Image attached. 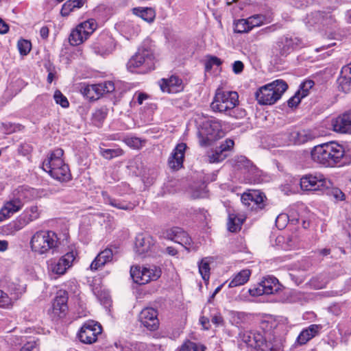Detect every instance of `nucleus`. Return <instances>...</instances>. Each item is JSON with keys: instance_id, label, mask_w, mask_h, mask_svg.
Here are the masks:
<instances>
[{"instance_id": "1", "label": "nucleus", "mask_w": 351, "mask_h": 351, "mask_svg": "<svg viewBox=\"0 0 351 351\" xmlns=\"http://www.w3.org/2000/svg\"><path fill=\"white\" fill-rule=\"evenodd\" d=\"M278 326L277 321L269 317L261 321V331H245L239 336L242 342L257 351H283V340L275 331Z\"/></svg>"}, {"instance_id": "2", "label": "nucleus", "mask_w": 351, "mask_h": 351, "mask_svg": "<svg viewBox=\"0 0 351 351\" xmlns=\"http://www.w3.org/2000/svg\"><path fill=\"white\" fill-rule=\"evenodd\" d=\"M311 155L314 162L325 168H341L351 164V153L335 141L315 146Z\"/></svg>"}, {"instance_id": "3", "label": "nucleus", "mask_w": 351, "mask_h": 351, "mask_svg": "<svg viewBox=\"0 0 351 351\" xmlns=\"http://www.w3.org/2000/svg\"><path fill=\"white\" fill-rule=\"evenodd\" d=\"M239 104V95L235 91L217 88L210 107L215 112L225 113L230 117L241 118L245 115V110L236 108Z\"/></svg>"}, {"instance_id": "4", "label": "nucleus", "mask_w": 351, "mask_h": 351, "mask_svg": "<svg viewBox=\"0 0 351 351\" xmlns=\"http://www.w3.org/2000/svg\"><path fill=\"white\" fill-rule=\"evenodd\" d=\"M63 154V149L57 148L43 162L44 171L54 179L62 182L69 180L71 177L69 167L62 158Z\"/></svg>"}, {"instance_id": "5", "label": "nucleus", "mask_w": 351, "mask_h": 351, "mask_svg": "<svg viewBox=\"0 0 351 351\" xmlns=\"http://www.w3.org/2000/svg\"><path fill=\"white\" fill-rule=\"evenodd\" d=\"M36 190L27 186H20L16 191L14 197L5 202L0 210V222L10 218L23 206L24 201H29L36 196Z\"/></svg>"}, {"instance_id": "6", "label": "nucleus", "mask_w": 351, "mask_h": 351, "mask_svg": "<svg viewBox=\"0 0 351 351\" xmlns=\"http://www.w3.org/2000/svg\"><path fill=\"white\" fill-rule=\"evenodd\" d=\"M127 68L130 72L142 73L154 69V56L152 49L145 45L139 48L138 51L128 62Z\"/></svg>"}, {"instance_id": "7", "label": "nucleus", "mask_w": 351, "mask_h": 351, "mask_svg": "<svg viewBox=\"0 0 351 351\" xmlns=\"http://www.w3.org/2000/svg\"><path fill=\"white\" fill-rule=\"evenodd\" d=\"M224 135L221 121L215 118H210L203 121L197 132L199 143L202 147L210 145Z\"/></svg>"}, {"instance_id": "8", "label": "nucleus", "mask_w": 351, "mask_h": 351, "mask_svg": "<svg viewBox=\"0 0 351 351\" xmlns=\"http://www.w3.org/2000/svg\"><path fill=\"white\" fill-rule=\"evenodd\" d=\"M287 88L288 86L285 81L275 80L261 87L255 93L256 99L262 105L274 104L280 99Z\"/></svg>"}, {"instance_id": "9", "label": "nucleus", "mask_w": 351, "mask_h": 351, "mask_svg": "<svg viewBox=\"0 0 351 351\" xmlns=\"http://www.w3.org/2000/svg\"><path fill=\"white\" fill-rule=\"evenodd\" d=\"M58 246V237L53 231H37L31 238L32 250L38 254H44Z\"/></svg>"}, {"instance_id": "10", "label": "nucleus", "mask_w": 351, "mask_h": 351, "mask_svg": "<svg viewBox=\"0 0 351 351\" xmlns=\"http://www.w3.org/2000/svg\"><path fill=\"white\" fill-rule=\"evenodd\" d=\"M130 276L135 283L145 285L150 281L156 280L159 278L161 276V270L155 265L132 266Z\"/></svg>"}, {"instance_id": "11", "label": "nucleus", "mask_w": 351, "mask_h": 351, "mask_svg": "<svg viewBox=\"0 0 351 351\" xmlns=\"http://www.w3.org/2000/svg\"><path fill=\"white\" fill-rule=\"evenodd\" d=\"M115 89L114 84L106 81L96 84H84L80 88L81 93L89 100H97L105 94L112 93Z\"/></svg>"}, {"instance_id": "12", "label": "nucleus", "mask_w": 351, "mask_h": 351, "mask_svg": "<svg viewBox=\"0 0 351 351\" xmlns=\"http://www.w3.org/2000/svg\"><path fill=\"white\" fill-rule=\"evenodd\" d=\"M331 185L329 180L322 174H306L300 178V187L306 191H324Z\"/></svg>"}, {"instance_id": "13", "label": "nucleus", "mask_w": 351, "mask_h": 351, "mask_svg": "<svg viewBox=\"0 0 351 351\" xmlns=\"http://www.w3.org/2000/svg\"><path fill=\"white\" fill-rule=\"evenodd\" d=\"M102 332L101 326L93 320L85 322L77 333L80 341L85 344H92L97 340Z\"/></svg>"}, {"instance_id": "14", "label": "nucleus", "mask_w": 351, "mask_h": 351, "mask_svg": "<svg viewBox=\"0 0 351 351\" xmlns=\"http://www.w3.org/2000/svg\"><path fill=\"white\" fill-rule=\"evenodd\" d=\"M281 285L278 280L274 276H267L258 284L256 287L250 289L248 292L252 296H260L277 293Z\"/></svg>"}, {"instance_id": "15", "label": "nucleus", "mask_w": 351, "mask_h": 351, "mask_svg": "<svg viewBox=\"0 0 351 351\" xmlns=\"http://www.w3.org/2000/svg\"><path fill=\"white\" fill-rule=\"evenodd\" d=\"M77 253L71 251L66 253L58 260H50L48 263L49 271L57 275H63L73 264Z\"/></svg>"}, {"instance_id": "16", "label": "nucleus", "mask_w": 351, "mask_h": 351, "mask_svg": "<svg viewBox=\"0 0 351 351\" xmlns=\"http://www.w3.org/2000/svg\"><path fill=\"white\" fill-rule=\"evenodd\" d=\"M265 195L260 191H250L245 193L241 196L242 203L252 210L256 212L265 208Z\"/></svg>"}, {"instance_id": "17", "label": "nucleus", "mask_w": 351, "mask_h": 351, "mask_svg": "<svg viewBox=\"0 0 351 351\" xmlns=\"http://www.w3.org/2000/svg\"><path fill=\"white\" fill-rule=\"evenodd\" d=\"M115 44L113 38L108 33H101L92 44L94 52L100 56L110 53L114 49Z\"/></svg>"}, {"instance_id": "18", "label": "nucleus", "mask_w": 351, "mask_h": 351, "mask_svg": "<svg viewBox=\"0 0 351 351\" xmlns=\"http://www.w3.org/2000/svg\"><path fill=\"white\" fill-rule=\"evenodd\" d=\"M232 165L237 170H241L244 173H247L249 180H254L258 176V169L244 156H237L232 158Z\"/></svg>"}, {"instance_id": "19", "label": "nucleus", "mask_w": 351, "mask_h": 351, "mask_svg": "<svg viewBox=\"0 0 351 351\" xmlns=\"http://www.w3.org/2000/svg\"><path fill=\"white\" fill-rule=\"evenodd\" d=\"M156 243V240L152 236L146 233L138 234L136 237L135 250L139 255H145L151 252Z\"/></svg>"}, {"instance_id": "20", "label": "nucleus", "mask_w": 351, "mask_h": 351, "mask_svg": "<svg viewBox=\"0 0 351 351\" xmlns=\"http://www.w3.org/2000/svg\"><path fill=\"white\" fill-rule=\"evenodd\" d=\"M300 44V40L296 37L283 36L276 42V50L282 56H287Z\"/></svg>"}, {"instance_id": "21", "label": "nucleus", "mask_w": 351, "mask_h": 351, "mask_svg": "<svg viewBox=\"0 0 351 351\" xmlns=\"http://www.w3.org/2000/svg\"><path fill=\"white\" fill-rule=\"evenodd\" d=\"M139 321L149 330H156L159 324L157 311L153 308H145L139 314Z\"/></svg>"}, {"instance_id": "22", "label": "nucleus", "mask_w": 351, "mask_h": 351, "mask_svg": "<svg viewBox=\"0 0 351 351\" xmlns=\"http://www.w3.org/2000/svg\"><path fill=\"white\" fill-rule=\"evenodd\" d=\"M331 127L336 132L351 133V110L332 119Z\"/></svg>"}, {"instance_id": "23", "label": "nucleus", "mask_w": 351, "mask_h": 351, "mask_svg": "<svg viewBox=\"0 0 351 351\" xmlns=\"http://www.w3.org/2000/svg\"><path fill=\"white\" fill-rule=\"evenodd\" d=\"M186 147V143H180L174 148L168 159V164L171 169L178 170L182 167Z\"/></svg>"}, {"instance_id": "24", "label": "nucleus", "mask_w": 351, "mask_h": 351, "mask_svg": "<svg viewBox=\"0 0 351 351\" xmlns=\"http://www.w3.org/2000/svg\"><path fill=\"white\" fill-rule=\"evenodd\" d=\"M159 84L162 91L168 93H177L183 89L182 80L174 75L168 79H162Z\"/></svg>"}, {"instance_id": "25", "label": "nucleus", "mask_w": 351, "mask_h": 351, "mask_svg": "<svg viewBox=\"0 0 351 351\" xmlns=\"http://www.w3.org/2000/svg\"><path fill=\"white\" fill-rule=\"evenodd\" d=\"M289 144H303L312 138V135L310 132L304 130H291L285 134Z\"/></svg>"}, {"instance_id": "26", "label": "nucleus", "mask_w": 351, "mask_h": 351, "mask_svg": "<svg viewBox=\"0 0 351 351\" xmlns=\"http://www.w3.org/2000/svg\"><path fill=\"white\" fill-rule=\"evenodd\" d=\"M68 295L66 291H60L58 292L52 304L53 313L61 317L67 311Z\"/></svg>"}, {"instance_id": "27", "label": "nucleus", "mask_w": 351, "mask_h": 351, "mask_svg": "<svg viewBox=\"0 0 351 351\" xmlns=\"http://www.w3.org/2000/svg\"><path fill=\"white\" fill-rule=\"evenodd\" d=\"M339 88L347 93L351 88V62L342 67L338 79Z\"/></svg>"}, {"instance_id": "28", "label": "nucleus", "mask_w": 351, "mask_h": 351, "mask_svg": "<svg viewBox=\"0 0 351 351\" xmlns=\"http://www.w3.org/2000/svg\"><path fill=\"white\" fill-rule=\"evenodd\" d=\"M245 219V217L243 215L237 213L234 210L229 211L227 222L228 230L231 232L239 231Z\"/></svg>"}, {"instance_id": "29", "label": "nucleus", "mask_w": 351, "mask_h": 351, "mask_svg": "<svg viewBox=\"0 0 351 351\" xmlns=\"http://www.w3.org/2000/svg\"><path fill=\"white\" fill-rule=\"evenodd\" d=\"M113 253L111 249L106 248L101 251L94 259L90 264V269L92 270H97L99 267L104 266L105 264L112 261Z\"/></svg>"}, {"instance_id": "30", "label": "nucleus", "mask_w": 351, "mask_h": 351, "mask_svg": "<svg viewBox=\"0 0 351 351\" xmlns=\"http://www.w3.org/2000/svg\"><path fill=\"white\" fill-rule=\"evenodd\" d=\"M321 326L317 324H311L307 328L304 329L297 338V342L300 345H304L312 338L315 337Z\"/></svg>"}, {"instance_id": "31", "label": "nucleus", "mask_w": 351, "mask_h": 351, "mask_svg": "<svg viewBox=\"0 0 351 351\" xmlns=\"http://www.w3.org/2000/svg\"><path fill=\"white\" fill-rule=\"evenodd\" d=\"M40 217V212L36 206H32L26 208L19 217L23 225L26 226L29 223L38 219Z\"/></svg>"}, {"instance_id": "32", "label": "nucleus", "mask_w": 351, "mask_h": 351, "mask_svg": "<svg viewBox=\"0 0 351 351\" xmlns=\"http://www.w3.org/2000/svg\"><path fill=\"white\" fill-rule=\"evenodd\" d=\"M133 14L149 23H153L156 18V11L152 8H134Z\"/></svg>"}, {"instance_id": "33", "label": "nucleus", "mask_w": 351, "mask_h": 351, "mask_svg": "<svg viewBox=\"0 0 351 351\" xmlns=\"http://www.w3.org/2000/svg\"><path fill=\"white\" fill-rule=\"evenodd\" d=\"M102 196L105 203L109 205L121 210H132L134 208V205L129 202H121L119 199L111 197L106 192H102Z\"/></svg>"}, {"instance_id": "34", "label": "nucleus", "mask_w": 351, "mask_h": 351, "mask_svg": "<svg viewBox=\"0 0 351 351\" xmlns=\"http://www.w3.org/2000/svg\"><path fill=\"white\" fill-rule=\"evenodd\" d=\"M251 275V271L249 269H243L233 276L230 282H229L228 287H236L241 286L246 283Z\"/></svg>"}, {"instance_id": "35", "label": "nucleus", "mask_w": 351, "mask_h": 351, "mask_svg": "<svg viewBox=\"0 0 351 351\" xmlns=\"http://www.w3.org/2000/svg\"><path fill=\"white\" fill-rule=\"evenodd\" d=\"M88 38L82 33L81 27L77 26L70 34L69 43L73 46H77L84 43Z\"/></svg>"}, {"instance_id": "36", "label": "nucleus", "mask_w": 351, "mask_h": 351, "mask_svg": "<svg viewBox=\"0 0 351 351\" xmlns=\"http://www.w3.org/2000/svg\"><path fill=\"white\" fill-rule=\"evenodd\" d=\"M173 241L182 245L187 250L191 249L193 243L191 238L189 236L187 232L181 228L180 232L176 234Z\"/></svg>"}, {"instance_id": "37", "label": "nucleus", "mask_w": 351, "mask_h": 351, "mask_svg": "<svg viewBox=\"0 0 351 351\" xmlns=\"http://www.w3.org/2000/svg\"><path fill=\"white\" fill-rule=\"evenodd\" d=\"M210 259L209 257L204 258L198 265L199 272L204 281H208L210 278Z\"/></svg>"}, {"instance_id": "38", "label": "nucleus", "mask_w": 351, "mask_h": 351, "mask_svg": "<svg viewBox=\"0 0 351 351\" xmlns=\"http://www.w3.org/2000/svg\"><path fill=\"white\" fill-rule=\"evenodd\" d=\"M81 27L83 34L89 37L97 29V23L93 19L84 21L77 25Z\"/></svg>"}, {"instance_id": "39", "label": "nucleus", "mask_w": 351, "mask_h": 351, "mask_svg": "<svg viewBox=\"0 0 351 351\" xmlns=\"http://www.w3.org/2000/svg\"><path fill=\"white\" fill-rule=\"evenodd\" d=\"M206 347L195 342L187 340L180 346V351H205Z\"/></svg>"}, {"instance_id": "40", "label": "nucleus", "mask_w": 351, "mask_h": 351, "mask_svg": "<svg viewBox=\"0 0 351 351\" xmlns=\"http://www.w3.org/2000/svg\"><path fill=\"white\" fill-rule=\"evenodd\" d=\"M227 154L222 152L218 147L208 154L209 162H220L227 158Z\"/></svg>"}, {"instance_id": "41", "label": "nucleus", "mask_w": 351, "mask_h": 351, "mask_svg": "<svg viewBox=\"0 0 351 351\" xmlns=\"http://www.w3.org/2000/svg\"><path fill=\"white\" fill-rule=\"evenodd\" d=\"M234 25V30L236 33H239V34L247 33L252 30L247 19H239V20L235 21Z\"/></svg>"}, {"instance_id": "42", "label": "nucleus", "mask_w": 351, "mask_h": 351, "mask_svg": "<svg viewBox=\"0 0 351 351\" xmlns=\"http://www.w3.org/2000/svg\"><path fill=\"white\" fill-rule=\"evenodd\" d=\"M123 153V150L119 148L100 149L101 155L108 160H110L114 157L121 156Z\"/></svg>"}, {"instance_id": "43", "label": "nucleus", "mask_w": 351, "mask_h": 351, "mask_svg": "<svg viewBox=\"0 0 351 351\" xmlns=\"http://www.w3.org/2000/svg\"><path fill=\"white\" fill-rule=\"evenodd\" d=\"M55 102L63 108H67L69 106V102L66 96L59 90H56L53 94Z\"/></svg>"}, {"instance_id": "44", "label": "nucleus", "mask_w": 351, "mask_h": 351, "mask_svg": "<svg viewBox=\"0 0 351 351\" xmlns=\"http://www.w3.org/2000/svg\"><path fill=\"white\" fill-rule=\"evenodd\" d=\"M222 64L221 59L216 56H208L205 60V70L209 71L212 69L213 66H220Z\"/></svg>"}, {"instance_id": "45", "label": "nucleus", "mask_w": 351, "mask_h": 351, "mask_svg": "<svg viewBox=\"0 0 351 351\" xmlns=\"http://www.w3.org/2000/svg\"><path fill=\"white\" fill-rule=\"evenodd\" d=\"M315 85L313 80H306L300 84V89L297 92L301 97H305L308 95L309 90L311 89Z\"/></svg>"}, {"instance_id": "46", "label": "nucleus", "mask_w": 351, "mask_h": 351, "mask_svg": "<svg viewBox=\"0 0 351 351\" xmlns=\"http://www.w3.org/2000/svg\"><path fill=\"white\" fill-rule=\"evenodd\" d=\"M247 19L251 29H252L255 27H258L263 25L265 19V16L262 14H255L248 17Z\"/></svg>"}, {"instance_id": "47", "label": "nucleus", "mask_w": 351, "mask_h": 351, "mask_svg": "<svg viewBox=\"0 0 351 351\" xmlns=\"http://www.w3.org/2000/svg\"><path fill=\"white\" fill-rule=\"evenodd\" d=\"M25 225H23L19 217H18L16 220L8 224L5 227V229L8 230V233L14 234L16 232L23 229Z\"/></svg>"}, {"instance_id": "48", "label": "nucleus", "mask_w": 351, "mask_h": 351, "mask_svg": "<svg viewBox=\"0 0 351 351\" xmlns=\"http://www.w3.org/2000/svg\"><path fill=\"white\" fill-rule=\"evenodd\" d=\"M17 47L20 54L22 56H26L31 50L32 44L27 40L21 39L18 41Z\"/></svg>"}, {"instance_id": "49", "label": "nucleus", "mask_w": 351, "mask_h": 351, "mask_svg": "<svg viewBox=\"0 0 351 351\" xmlns=\"http://www.w3.org/2000/svg\"><path fill=\"white\" fill-rule=\"evenodd\" d=\"M123 141L127 145L134 149L141 148L143 142L140 138L136 136H127Z\"/></svg>"}, {"instance_id": "50", "label": "nucleus", "mask_w": 351, "mask_h": 351, "mask_svg": "<svg viewBox=\"0 0 351 351\" xmlns=\"http://www.w3.org/2000/svg\"><path fill=\"white\" fill-rule=\"evenodd\" d=\"M290 220L293 221V219H290V216L288 214L281 213L276 219V225L279 229H283Z\"/></svg>"}, {"instance_id": "51", "label": "nucleus", "mask_w": 351, "mask_h": 351, "mask_svg": "<svg viewBox=\"0 0 351 351\" xmlns=\"http://www.w3.org/2000/svg\"><path fill=\"white\" fill-rule=\"evenodd\" d=\"M180 232V227H173L164 230L162 237L166 239L173 241L176 234Z\"/></svg>"}, {"instance_id": "52", "label": "nucleus", "mask_w": 351, "mask_h": 351, "mask_svg": "<svg viewBox=\"0 0 351 351\" xmlns=\"http://www.w3.org/2000/svg\"><path fill=\"white\" fill-rule=\"evenodd\" d=\"M308 285L315 289H320L325 287L326 282L321 279V277L316 276L309 280Z\"/></svg>"}, {"instance_id": "53", "label": "nucleus", "mask_w": 351, "mask_h": 351, "mask_svg": "<svg viewBox=\"0 0 351 351\" xmlns=\"http://www.w3.org/2000/svg\"><path fill=\"white\" fill-rule=\"evenodd\" d=\"M19 125L10 122L2 123L1 125V130L5 134H11L18 130Z\"/></svg>"}, {"instance_id": "54", "label": "nucleus", "mask_w": 351, "mask_h": 351, "mask_svg": "<svg viewBox=\"0 0 351 351\" xmlns=\"http://www.w3.org/2000/svg\"><path fill=\"white\" fill-rule=\"evenodd\" d=\"M107 110L106 109L101 108L97 110L93 117L95 122L101 123L106 117Z\"/></svg>"}, {"instance_id": "55", "label": "nucleus", "mask_w": 351, "mask_h": 351, "mask_svg": "<svg viewBox=\"0 0 351 351\" xmlns=\"http://www.w3.org/2000/svg\"><path fill=\"white\" fill-rule=\"evenodd\" d=\"M8 289L11 292V294H14L15 298H18L20 295H21L24 291L25 289L23 286L14 285V283H11L8 286Z\"/></svg>"}, {"instance_id": "56", "label": "nucleus", "mask_w": 351, "mask_h": 351, "mask_svg": "<svg viewBox=\"0 0 351 351\" xmlns=\"http://www.w3.org/2000/svg\"><path fill=\"white\" fill-rule=\"evenodd\" d=\"M75 9V5H72V1H67L63 4L62 7L60 11L61 15L63 16H66Z\"/></svg>"}, {"instance_id": "57", "label": "nucleus", "mask_w": 351, "mask_h": 351, "mask_svg": "<svg viewBox=\"0 0 351 351\" xmlns=\"http://www.w3.org/2000/svg\"><path fill=\"white\" fill-rule=\"evenodd\" d=\"M11 304V298L0 289V307L5 308Z\"/></svg>"}, {"instance_id": "58", "label": "nucleus", "mask_w": 351, "mask_h": 351, "mask_svg": "<svg viewBox=\"0 0 351 351\" xmlns=\"http://www.w3.org/2000/svg\"><path fill=\"white\" fill-rule=\"evenodd\" d=\"M234 141L230 138H227L226 141L221 143L218 148L222 152L226 153L227 151L230 150L234 147Z\"/></svg>"}, {"instance_id": "59", "label": "nucleus", "mask_w": 351, "mask_h": 351, "mask_svg": "<svg viewBox=\"0 0 351 351\" xmlns=\"http://www.w3.org/2000/svg\"><path fill=\"white\" fill-rule=\"evenodd\" d=\"M331 195L337 201L345 199V194L338 188H334L331 190Z\"/></svg>"}, {"instance_id": "60", "label": "nucleus", "mask_w": 351, "mask_h": 351, "mask_svg": "<svg viewBox=\"0 0 351 351\" xmlns=\"http://www.w3.org/2000/svg\"><path fill=\"white\" fill-rule=\"evenodd\" d=\"M244 69L243 63L240 60L234 61L232 64V71L235 74L241 73Z\"/></svg>"}, {"instance_id": "61", "label": "nucleus", "mask_w": 351, "mask_h": 351, "mask_svg": "<svg viewBox=\"0 0 351 351\" xmlns=\"http://www.w3.org/2000/svg\"><path fill=\"white\" fill-rule=\"evenodd\" d=\"M302 99V97L296 93L294 96L288 100V106L291 108L296 106L300 102Z\"/></svg>"}, {"instance_id": "62", "label": "nucleus", "mask_w": 351, "mask_h": 351, "mask_svg": "<svg viewBox=\"0 0 351 351\" xmlns=\"http://www.w3.org/2000/svg\"><path fill=\"white\" fill-rule=\"evenodd\" d=\"M36 346L37 344L35 341H28L22 347L21 351H33L36 348Z\"/></svg>"}, {"instance_id": "63", "label": "nucleus", "mask_w": 351, "mask_h": 351, "mask_svg": "<svg viewBox=\"0 0 351 351\" xmlns=\"http://www.w3.org/2000/svg\"><path fill=\"white\" fill-rule=\"evenodd\" d=\"M31 151V147L27 145H21L19 148V152H21L23 155H26Z\"/></svg>"}, {"instance_id": "64", "label": "nucleus", "mask_w": 351, "mask_h": 351, "mask_svg": "<svg viewBox=\"0 0 351 351\" xmlns=\"http://www.w3.org/2000/svg\"><path fill=\"white\" fill-rule=\"evenodd\" d=\"M8 29V25L0 18V34L7 33Z\"/></svg>"}]
</instances>
